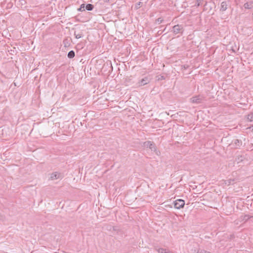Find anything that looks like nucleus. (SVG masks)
<instances>
[{"mask_svg": "<svg viewBox=\"0 0 253 253\" xmlns=\"http://www.w3.org/2000/svg\"><path fill=\"white\" fill-rule=\"evenodd\" d=\"M144 146L146 148H149L151 151L155 152L157 155L160 153L159 151H157L156 147L153 142L150 141H146L144 143Z\"/></svg>", "mask_w": 253, "mask_h": 253, "instance_id": "1", "label": "nucleus"}, {"mask_svg": "<svg viewBox=\"0 0 253 253\" xmlns=\"http://www.w3.org/2000/svg\"><path fill=\"white\" fill-rule=\"evenodd\" d=\"M185 205V201L182 199H177L174 202V207L177 209L182 208Z\"/></svg>", "mask_w": 253, "mask_h": 253, "instance_id": "2", "label": "nucleus"}, {"mask_svg": "<svg viewBox=\"0 0 253 253\" xmlns=\"http://www.w3.org/2000/svg\"><path fill=\"white\" fill-rule=\"evenodd\" d=\"M150 82V79L147 77H145L144 78L142 79L141 80H139L136 84V85L137 87H140L141 86H143L144 85H146L149 83Z\"/></svg>", "mask_w": 253, "mask_h": 253, "instance_id": "3", "label": "nucleus"}, {"mask_svg": "<svg viewBox=\"0 0 253 253\" xmlns=\"http://www.w3.org/2000/svg\"><path fill=\"white\" fill-rule=\"evenodd\" d=\"M183 28L182 25H176L173 27L172 28V32L175 34H182L183 32Z\"/></svg>", "mask_w": 253, "mask_h": 253, "instance_id": "4", "label": "nucleus"}, {"mask_svg": "<svg viewBox=\"0 0 253 253\" xmlns=\"http://www.w3.org/2000/svg\"><path fill=\"white\" fill-rule=\"evenodd\" d=\"M202 97L200 95H197L193 97L190 99L191 102L193 103L199 104L202 101Z\"/></svg>", "mask_w": 253, "mask_h": 253, "instance_id": "5", "label": "nucleus"}, {"mask_svg": "<svg viewBox=\"0 0 253 253\" xmlns=\"http://www.w3.org/2000/svg\"><path fill=\"white\" fill-rule=\"evenodd\" d=\"M62 178V175L58 172H54L51 174L50 179L51 180H55Z\"/></svg>", "mask_w": 253, "mask_h": 253, "instance_id": "6", "label": "nucleus"}, {"mask_svg": "<svg viewBox=\"0 0 253 253\" xmlns=\"http://www.w3.org/2000/svg\"><path fill=\"white\" fill-rule=\"evenodd\" d=\"M232 142L236 148H239L242 145V141L239 139H235L233 140Z\"/></svg>", "mask_w": 253, "mask_h": 253, "instance_id": "7", "label": "nucleus"}, {"mask_svg": "<svg viewBox=\"0 0 253 253\" xmlns=\"http://www.w3.org/2000/svg\"><path fill=\"white\" fill-rule=\"evenodd\" d=\"M244 7L246 9H251L253 7V1H249L246 2L244 4Z\"/></svg>", "mask_w": 253, "mask_h": 253, "instance_id": "8", "label": "nucleus"}, {"mask_svg": "<svg viewBox=\"0 0 253 253\" xmlns=\"http://www.w3.org/2000/svg\"><path fill=\"white\" fill-rule=\"evenodd\" d=\"M227 4L226 1H223L221 3L220 10L222 11H225L227 9Z\"/></svg>", "mask_w": 253, "mask_h": 253, "instance_id": "9", "label": "nucleus"}, {"mask_svg": "<svg viewBox=\"0 0 253 253\" xmlns=\"http://www.w3.org/2000/svg\"><path fill=\"white\" fill-rule=\"evenodd\" d=\"M74 35L76 39H80L83 37V34L82 32H77L75 31L74 32Z\"/></svg>", "mask_w": 253, "mask_h": 253, "instance_id": "10", "label": "nucleus"}, {"mask_svg": "<svg viewBox=\"0 0 253 253\" xmlns=\"http://www.w3.org/2000/svg\"><path fill=\"white\" fill-rule=\"evenodd\" d=\"M157 251L158 252V253H171L168 250H167L166 249H164L163 248L158 249H157Z\"/></svg>", "mask_w": 253, "mask_h": 253, "instance_id": "11", "label": "nucleus"}, {"mask_svg": "<svg viewBox=\"0 0 253 253\" xmlns=\"http://www.w3.org/2000/svg\"><path fill=\"white\" fill-rule=\"evenodd\" d=\"M75 54L73 50H71L68 53V57L69 58H73L75 57Z\"/></svg>", "mask_w": 253, "mask_h": 253, "instance_id": "12", "label": "nucleus"}, {"mask_svg": "<svg viewBox=\"0 0 253 253\" xmlns=\"http://www.w3.org/2000/svg\"><path fill=\"white\" fill-rule=\"evenodd\" d=\"M93 7H94L93 5L90 3L87 4L85 6V9L88 11L92 10L93 9Z\"/></svg>", "mask_w": 253, "mask_h": 253, "instance_id": "13", "label": "nucleus"}, {"mask_svg": "<svg viewBox=\"0 0 253 253\" xmlns=\"http://www.w3.org/2000/svg\"><path fill=\"white\" fill-rule=\"evenodd\" d=\"M247 119L250 122H253V113L249 114L247 116Z\"/></svg>", "mask_w": 253, "mask_h": 253, "instance_id": "14", "label": "nucleus"}, {"mask_svg": "<svg viewBox=\"0 0 253 253\" xmlns=\"http://www.w3.org/2000/svg\"><path fill=\"white\" fill-rule=\"evenodd\" d=\"M204 1V0H197L196 4L195 6L198 7L202 5V2Z\"/></svg>", "mask_w": 253, "mask_h": 253, "instance_id": "15", "label": "nucleus"}, {"mask_svg": "<svg viewBox=\"0 0 253 253\" xmlns=\"http://www.w3.org/2000/svg\"><path fill=\"white\" fill-rule=\"evenodd\" d=\"M142 3L141 2H138V3H136L135 5V8L137 9L139 8L142 6Z\"/></svg>", "mask_w": 253, "mask_h": 253, "instance_id": "16", "label": "nucleus"}, {"mask_svg": "<svg viewBox=\"0 0 253 253\" xmlns=\"http://www.w3.org/2000/svg\"><path fill=\"white\" fill-rule=\"evenodd\" d=\"M84 4H82L80 6V7L79 8H78V10L79 11H84Z\"/></svg>", "mask_w": 253, "mask_h": 253, "instance_id": "17", "label": "nucleus"}, {"mask_svg": "<svg viewBox=\"0 0 253 253\" xmlns=\"http://www.w3.org/2000/svg\"><path fill=\"white\" fill-rule=\"evenodd\" d=\"M207 251L204 250H199L197 253H206Z\"/></svg>", "mask_w": 253, "mask_h": 253, "instance_id": "18", "label": "nucleus"}, {"mask_svg": "<svg viewBox=\"0 0 253 253\" xmlns=\"http://www.w3.org/2000/svg\"><path fill=\"white\" fill-rule=\"evenodd\" d=\"M231 181H232L231 179H230L228 180V183L226 182V184H228V185H230L231 184Z\"/></svg>", "mask_w": 253, "mask_h": 253, "instance_id": "19", "label": "nucleus"}, {"mask_svg": "<svg viewBox=\"0 0 253 253\" xmlns=\"http://www.w3.org/2000/svg\"><path fill=\"white\" fill-rule=\"evenodd\" d=\"M157 20L158 22H162V20L161 19V18H158Z\"/></svg>", "mask_w": 253, "mask_h": 253, "instance_id": "20", "label": "nucleus"}, {"mask_svg": "<svg viewBox=\"0 0 253 253\" xmlns=\"http://www.w3.org/2000/svg\"><path fill=\"white\" fill-rule=\"evenodd\" d=\"M206 253H210V252H206Z\"/></svg>", "mask_w": 253, "mask_h": 253, "instance_id": "21", "label": "nucleus"}, {"mask_svg": "<svg viewBox=\"0 0 253 253\" xmlns=\"http://www.w3.org/2000/svg\"><path fill=\"white\" fill-rule=\"evenodd\" d=\"M0 219H1V218L0 217Z\"/></svg>", "mask_w": 253, "mask_h": 253, "instance_id": "22", "label": "nucleus"}]
</instances>
